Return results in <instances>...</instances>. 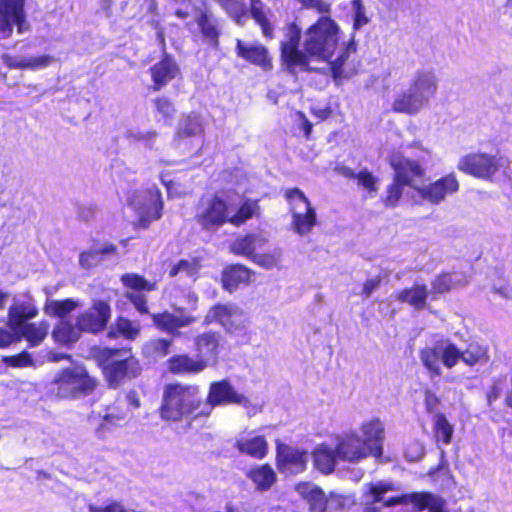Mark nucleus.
<instances>
[{
	"mask_svg": "<svg viewBox=\"0 0 512 512\" xmlns=\"http://www.w3.org/2000/svg\"><path fill=\"white\" fill-rule=\"evenodd\" d=\"M393 490L394 486L390 482L378 481L365 484L363 487V501L366 505L384 502L386 507L410 504L413 506V512H422L425 509L429 512H446L445 500L430 492H413L385 500L384 494Z\"/></svg>",
	"mask_w": 512,
	"mask_h": 512,
	"instance_id": "obj_1",
	"label": "nucleus"
},
{
	"mask_svg": "<svg viewBox=\"0 0 512 512\" xmlns=\"http://www.w3.org/2000/svg\"><path fill=\"white\" fill-rule=\"evenodd\" d=\"M204 403L196 385L169 384L166 386L161 407L163 419L179 421L190 416L198 417Z\"/></svg>",
	"mask_w": 512,
	"mask_h": 512,
	"instance_id": "obj_2",
	"label": "nucleus"
},
{
	"mask_svg": "<svg viewBox=\"0 0 512 512\" xmlns=\"http://www.w3.org/2000/svg\"><path fill=\"white\" fill-rule=\"evenodd\" d=\"M340 28L330 16H321L303 34V49L308 57L328 61L339 41Z\"/></svg>",
	"mask_w": 512,
	"mask_h": 512,
	"instance_id": "obj_3",
	"label": "nucleus"
},
{
	"mask_svg": "<svg viewBox=\"0 0 512 512\" xmlns=\"http://www.w3.org/2000/svg\"><path fill=\"white\" fill-rule=\"evenodd\" d=\"M100 357L105 361L104 373L112 387L119 386L124 380L136 378L142 368L139 360L131 354L130 349L105 348Z\"/></svg>",
	"mask_w": 512,
	"mask_h": 512,
	"instance_id": "obj_4",
	"label": "nucleus"
},
{
	"mask_svg": "<svg viewBox=\"0 0 512 512\" xmlns=\"http://www.w3.org/2000/svg\"><path fill=\"white\" fill-rule=\"evenodd\" d=\"M94 387L85 369L76 366L59 371L51 382L50 391L58 398L68 399L87 395Z\"/></svg>",
	"mask_w": 512,
	"mask_h": 512,
	"instance_id": "obj_5",
	"label": "nucleus"
},
{
	"mask_svg": "<svg viewBox=\"0 0 512 512\" xmlns=\"http://www.w3.org/2000/svg\"><path fill=\"white\" fill-rule=\"evenodd\" d=\"M291 213V228L299 236L309 234L317 224V213L303 191L287 189L284 194Z\"/></svg>",
	"mask_w": 512,
	"mask_h": 512,
	"instance_id": "obj_6",
	"label": "nucleus"
},
{
	"mask_svg": "<svg viewBox=\"0 0 512 512\" xmlns=\"http://www.w3.org/2000/svg\"><path fill=\"white\" fill-rule=\"evenodd\" d=\"M301 29L295 23H289L280 42L281 60L289 72L293 73L297 67L305 69L309 65L307 53L299 49Z\"/></svg>",
	"mask_w": 512,
	"mask_h": 512,
	"instance_id": "obj_7",
	"label": "nucleus"
},
{
	"mask_svg": "<svg viewBox=\"0 0 512 512\" xmlns=\"http://www.w3.org/2000/svg\"><path fill=\"white\" fill-rule=\"evenodd\" d=\"M129 203L137 213L142 227H148L151 222L161 218L163 202L160 190L154 186L145 191L135 192Z\"/></svg>",
	"mask_w": 512,
	"mask_h": 512,
	"instance_id": "obj_8",
	"label": "nucleus"
},
{
	"mask_svg": "<svg viewBox=\"0 0 512 512\" xmlns=\"http://www.w3.org/2000/svg\"><path fill=\"white\" fill-rule=\"evenodd\" d=\"M196 222L207 231H215L229 223L230 206L218 196L203 200L195 215Z\"/></svg>",
	"mask_w": 512,
	"mask_h": 512,
	"instance_id": "obj_9",
	"label": "nucleus"
},
{
	"mask_svg": "<svg viewBox=\"0 0 512 512\" xmlns=\"http://www.w3.org/2000/svg\"><path fill=\"white\" fill-rule=\"evenodd\" d=\"M247 403V397L238 393L229 380L223 379L210 384L207 400L198 414L208 416L216 406L247 405Z\"/></svg>",
	"mask_w": 512,
	"mask_h": 512,
	"instance_id": "obj_10",
	"label": "nucleus"
},
{
	"mask_svg": "<svg viewBox=\"0 0 512 512\" xmlns=\"http://www.w3.org/2000/svg\"><path fill=\"white\" fill-rule=\"evenodd\" d=\"M502 166L501 159L485 153H471L460 158L457 168L474 177L491 179Z\"/></svg>",
	"mask_w": 512,
	"mask_h": 512,
	"instance_id": "obj_11",
	"label": "nucleus"
},
{
	"mask_svg": "<svg viewBox=\"0 0 512 512\" xmlns=\"http://www.w3.org/2000/svg\"><path fill=\"white\" fill-rule=\"evenodd\" d=\"M246 321L243 310L233 303L214 305L205 316L206 323L217 322L228 333L243 329Z\"/></svg>",
	"mask_w": 512,
	"mask_h": 512,
	"instance_id": "obj_12",
	"label": "nucleus"
},
{
	"mask_svg": "<svg viewBox=\"0 0 512 512\" xmlns=\"http://www.w3.org/2000/svg\"><path fill=\"white\" fill-rule=\"evenodd\" d=\"M110 318V305L103 300H94L91 307L77 315L76 322L82 333L97 334L105 329Z\"/></svg>",
	"mask_w": 512,
	"mask_h": 512,
	"instance_id": "obj_13",
	"label": "nucleus"
},
{
	"mask_svg": "<svg viewBox=\"0 0 512 512\" xmlns=\"http://www.w3.org/2000/svg\"><path fill=\"white\" fill-rule=\"evenodd\" d=\"M25 0H0V33L8 38L16 25L18 32L27 29Z\"/></svg>",
	"mask_w": 512,
	"mask_h": 512,
	"instance_id": "obj_14",
	"label": "nucleus"
},
{
	"mask_svg": "<svg viewBox=\"0 0 512 512\" xmlns=\"http://www.w3.org/2000/svg\"><path fill=\"white\" fill-rule=\"evenodd\" d=\"M459 186L455 174L450 173L428 185L419 186L417 192L423 200L437 205L443 202L447 196L456 193Z\"/></svg>",
	"mask_w": 512,
	"mask_h": 512,
	"instance_id": "obj_15",
	"label": "nucleus"
},
{
	"mask_svg": "<svg viewBox=\"0 0 512 512\" xmlns=\"http://www.w3.org/2000/svg\"><path fill=\"white\" fill-rule=\"evenodd\" d=\"M335 79L349 78L358 72L360 61L357 57L356 43L350 39L334 60H328Z\"/></svg>",
	"mask_w": 512,
	"mask_h": 512,
	"instance_id": "obj_16",
	"label": "nucleus"
},
{
	"mask_svg": "<svg viewBox=\"0 0 512 512\" xmlns=\"http://www.w3.org/2000/svg\"><path fill=\"white\" fill-rule=\"evenodd\" d=\"M309 455L304 450L293 448L289 445L277 446V462L280 471L298 474L306 469Z\"/></svg>",
	"mask_w": 512,
	"mask_h": 512,
	"instance_id": "obj_17",
	"label": "nucleus"
},
{
	"mask_svg": "<svg viewBox=\"0 0 512 512\" xmlns=\"http://www.w3.org/2000/svg\"><path fill=\"white\" fill-rule=\"evenodd\" d=\"M336 451L340 460L355 463L373 454V447L367 446L356 434H349L338 441Z\"/></svg>",
	"mask_w": 512,
	"mask_h": 512,
	"instance_id": "obj_18",
	"label": "nucleus"
},
{
	"mask_svg": "<svg viewBox=\"0 0 512 512\" xmlns=\"http://www.w3.org/2000/svg\"><path fill=\"white\" fill-rule=\"evenodd\" d=\"M221 335L218 332H205L194 340L197 356L201 361H206V367L217 363L220 353Z\"/></svg>",
	"mask_w": 512,
	"mask_h": 512,
	"instance_id": "obj_19",
	"label": "nucleus"
},
{
	"mask_svg": "<svg viewBox=\"0 0 512 512\" xmlns=\"http://www.w3.org/2000/svg\"><path fill=\"white\" fill-rule=\"evenodd\" d=\"M234 447L239 453L261 460L268 453V442L262 435L254 432L240 434L236 437Z\"/></svg>",
	"mask_w": 512,
	"mask_h": 512,
	"instance_id": "obj_20",
	"label": "nucleus"
},
{
	"mask_svg": "<svg viewBox=\"0 0 512 512\" xmlns=\"http://www.w3.org/2000/svg\"><path fill=\"white\" fill-rule=\"evenodd\" d=\"M236 54L244 60L260 66L263 70L272 68V61L268 50L260 43H246L237 39Z\"/></svg>",
	"mask_w": 512,
	"mask_h": 512,
	"instance_id": "obj_21",
	"label": "nucleus"
},
{
	"mask_svg": "<svg viewBox=\"0 0 512 512\" xmlns=\"http://www.w3.org/2000/svg\"><path fill=\"white\" fill-rule=\"evenodd\" d=\"M392 166L395 171L394 177H396L397 181H402L417 191V188H419L417 179L425 175V171L419 163L407 158H401L393 159Z\"/></svg>",
	"mask_w": 512,
	"mask_h": 512,
	"instance_id": "obj_22",
	"label": "nucleus"
},
{
	"mask_svg": "<svg viewBox=\"0 0 512 512\" xmlns=\"http://www.w3.org/2000/svg\"><path fill=\"white\" fill-rule=\"evenodd\" d=\"M179 72V68L175 60L165 55L162 60L154 64L150 68L152 80L154 82V90H160L174 79Z\"/></svg>",
	"mask_w": 512,
	"mask_h": 512,
	"instance_id": "obj_23",
	"label": "nucleus"
},
{
	"mask_svg": "<svg viewBox=\"0 0 512 512\" xmlns=\"http://www.w3.org/2000/svg\"><path fill=\"white\" fill-rule=\"evenodd\" d=\"M437 78L431 71H418L409 87L415 94L423 99L427 104L430 98L437 91Z\"/></svg>",
	"mask_w": 512,
	"mask_h": 512,
	"instance_id": "obj_24",
	"label": "nucleus"
},
{
	"mask_svg": "<svg viewBox=\"0 0 512 512\" xmlns=\"http://www.w3.org/2000/svg\"><path fill=\"white\" fill-rule=\"evenodd\" d=\"M267 238L262 234L252 233L242 237H238L230 246V250L240 256L253 260L255 250L264 246L267 243Z\"/></svg>",
	"mask_w": 512,
	"mask_h": 512,
	"instance_id": "obj_25",
	"label": "nucleus"
},
{
	"mask_svg": "<svg viewBox=\"0 0 512 512\" xmlns=\"http://www.w3.org/2000/svg\"><path fill=\"white\" fill-rule=\"evenodd\" d=\"M364 439L362 441L367 446L373 447V455L379 457L382 455V441L384 439V426L379 419H373L363 423L361 427Z\"/></svg>",
	"mask_w": 512,
	"mask_h": 512,
	"instance_id": "obj_26",
	"label": "nucleus"
},
{
	"mask_svg": "<svg viewBox=\"0 0 512 512\" xmlns=\"http://www.w3.org/2000/svg\"><path fill=\"white\" fill-rule=\"evenodd\" d=\"M37 314L38 310L30 299L15 301L8 311V324L12 328L20 329L25 321L34 318Z\"/></svg>",
	"mask_w": 512,
	"mask_h": 512,
	"instance_id": "obj_27",
	"label": "nucleus"
},
{
	"mask_svg": "<svg viewBox=\"0 0 512 512\" xmlns=\"http://www.w3.org/2000/svg\"><path fill=\"white\" fill-rule=\"evenodd\" d=\"M81 330L75 321L73 323L70 319H61L52 331L54 341L62 346H71L77 342L81 337Z\"/></svg>",
	"mask_w": 512,
	"mask_h": 512,
	"instance_id": "obj_28",
	"label": "nucleus"
},
{
	"mask_svg": "<svg viewBox=\"0 0 512 512\" xmlns=\"http://www.w3.org/2000/svg\"><path fill=\"white\" fill-rule=\"evenodd\" d=\"M206 368V361L186 354L175 355L168 360V369L174 374H197Z\"/></svg>",
	"mask_w": 512,
	"mask_h": 512,
	"instance_id": "obj_29",
	"label": "nucleus"
},
{
	"mask_svg": "<svg viewBox=\"0 0 512 512\" xmlns=\"http://www.w3.org/2000/svg\"><path fill=\"white\" fill-rule=\"evenodd\" d=\"M428 104L411 89L400 93L395 98L392 108L395 112L409 115L417 114Z\"/></svg>",
	"mask_w": 512,
	"mask_h": 512,
	"instance_id": "obj_30",
	"label": "nucleus"
},
{
	"mask_svg": "<svg viewBox=\"0 0 512 512\" xmlns=\"http://www.w3.org/2000/svg\"><path fill=\"white\" fill-rule=\"evenodd\" d=\"M253 271L244 265L236 264L228 267L223 271L222 283L223 287L232 292L239 284H246L250 282Z\"/></svg>",
	"mask_w": 512,
	"mask_h": 512,
	"instance_id": "obj_31",
	"label": "nucleus"
},
{
	"mask_svg": "<svg viewBox=\"0 0 512 512\" xmlns=\"http://www.w3.org/2000/svg\"><path fill=\"white\" fill-rule=\"evenodd\" d=\"M172 344V339H150L142 346V356L149 362H156L169 354Z\"/></svg>",
	"mask_w": 512,
	"mask_h": 512,
	"instance_id": "obj_32",
	"label": "nucleus"
},
{
	"mask_svg": "<svg viewBox=\"0 0 512 512\" xmlns=\"http://www.w3.org/2000/svg\"><path fill=\"white\" fill-rule=\"evenodd\" d=\"M338 459L336 448L319 445L313 451L314 465L324 474H329L334 470Z\"/></svg>",
	"mask_w": 512,
	"mask_h": 512,
	"instance_id": "obj_33",
	"label": "nucleus"
},
{
	"mask_svg": "<svg viewBox=\"0 0 512 512\" xmlns=\"http://www.w3.org/2000/svg\"><path fill=\"white\" fill-rule=\"evenodd\" d=\"M49 324L46 321L28 323L18 329L21 338L28 341L31 347L40 345L48 335Z\"/></svg>",
	"mask_w": 512,
	"mask_h": 512,
	"instance_id": "obj_34",
	"label": "nucleus"
},
{
	"mask_svg": "<svg viewBox=\"0 0 512 512\" xmlns=\"http://www.w3.org/2000/svg\"><path fill=\"white\" fill-rule=\"evenodd\" d=\"M155 325L169 333H174L178 328L185 327L194 322L190 316H175L170 313H162L153 316Z\"/></svg>",
	"mask_w": 512,
	"mask_h": 512,
	"instance_id": "obj_35",
	"label": "nucleus"
},
{
	"mask_svg": "<svg viewBox=\"0 0 512 512\" xmlns=\"http://www.w3.org/2000/svg\"><path fill=\"white\" fill-rule=\"evenodd\" d=\"M204 131L202 118L196 113H190L182 116L179 120L176 137H192L201 134Z\"/></svg>",
	"mask_w": 512,
	"mask_h": 512,
	"instance_id": "obj_36",
	"label": "nucleus"
},
{
	"mask_svg": "<svg viewBox=\"0 0 512 512\" xmlns=\"http://www.w3.org/2000/svg\"><path fill=\"white\" fill-rule=\"evenodd\" d=\"M428 294L429 292L426 285L415 284L412 288L404 289L399 292L397 299L401 302L408 303L417 310H420L425 307Z\"/></svg>",
	"mask_w": 512,
	"mask_h": 512,
	"instance_id": "obj_37",
	"label": "nucleus"
},
{
	"mask_svg": "<svg viewBox=\"0 0 512 512\" xmlns=\"http://www.w3.org/2000/svg\"><path fill=\"white\" fill-rule=\"evenodd\" d=\"M488 360V347L477 342L469 343L465 350H461V361L469 367L485 364Z\"/></svg>",
	"mask_w": 512,
	"mask_h": 512,
	"instance_id": "obj_38",
	"label": "nucleus"
},
{
	"mask_svg": "<svg viewBox=\"0 0 512 512\" xmlns=\"http://www.w3.org/2000/svg\"><path fill=\"white\" fill-rule=\"evenodd\" d=\"M250 15L260 26L266 38H273L274 26L269 21L264 4L261 0H250Z\"/></svg>",
	"mask_w": 512,
	"mask_h": 512,
	"instance_id": "obj_39",
	"label": "nucleus"
},
{
	"mask_svg": "<svg viewBox=\"0 0 512 512\" xmlns=\"http://www.w3.org/2000/svg\"><path fill=\"white\" fill-rule=\"evenodd\" d=\"M248 477L253 481L258 490H268L276 481L274 470L267 464L252 469Z\"/></svg>",
	"mask_w": 512,
	"mask_h": 512,
	"instance_id": "obj_40",
	"label": "nucleus"
},
{
	"mask_svg": "<svg viewBox=\"0 0 512 512\" xmlns=\"http://www.w3.org/2000/svg\"><path fill=\"white\" fill-rule=\"evenodd\" d=\"M239 26H244L248 10L244 0H214Z\"/></svg>",
	"mask_w": 512,
	"mask_h": 512,
	"instance_id": "obj_41",
	"label": "nucleus"
},
{
	"mask_svg": "<svg viewBox=\"0 0 512 512\" xmlns=\"http://www.w3.org/2000/svg\"><path fill=\"white\" fill-rule=\"evenodd\" d=\"M420 359L425 368L430 372L431 377L440 376L442 374L439 343L433 347L423 349L420 352Z\"/></svg>",
	"mask_w": 512,
	"mask_h": 512,
	"instance_id": "obj_42",
	"label": "nucleus"
},
{
	"mask_svg": "<svg viewBox=\"0 0 512 512\" xmlns=\"http://www.w3.org/2000/svg\"><path fill=\"white\" fill-rule=\"evenodd\" d=\"M116 250L114 245H105L102 248H93L82 252L79 256V264L82 268L89 269L102 261L103 255H108Z\"/></svg>",
	"mask_w": 512,
	"mask_h": 512,
	"instance_id": "obj_43",
	"label": "nucleus"
},
{
	"mask_svg": "<svg viewBox=\"0 0 512 512\" xmlns=\"http://www.w3.org/2000/svg\"><path fill=\"white\" fill-rule=\"evenodd\" d=\"M259 211V205L256 201L246 200L237 210V212L232 213L233 210L230 208V219L229 223L234 226H240L245 223L247 220L251 219L253 216L257 215Z\"/></svg>",
	"mask_w": 512,
	"mask_h": 512,
	"instance_id": "obj_44",
	"label": "nucleus"
},
{
	"mask_svg": "<svg viewBox=\"0 0 512 512\" xmlns=\"http://www.w3.org/2000/svg\"><path fill=\"white\" fill-rule=\"evenodd\" d=\"M79 306V303L73 299L48 300L45 306V312L51 316H57L62 319Z\"/></svg>",
	"mask_w": 512,
	"mask_h": 512,
	"instance_id": "obj_45",
	"label": "nucleus"
},
{
	"mask_svg": "<svg viewBox=\"0 0 512 512\" xmlns=\"http://www.w3.org/2000/svg\"><path fill=\"white\" fill-rule=\"evenodd\" d=\"M115 333L121 334L128 340H134L140 333V325L138 322L131 321L129 319L119 317L115 323V331L111 330L108 333L109 337H114Z\"/></svg>",
	"mask_w": 512,
	"mask_h": 512,
	"instance_id": "obj_46",
	"label": "nucleus"
},
{
	"mask_svg": "<svg viewBox=\"0 0 512 512\" xmlns=\"http://www.w3.org/2000/svg\"><path fill=\"white\" fill-rule=\"evenodd\" d=\"M441 363L448 369H452L461 361V350L450 341L439 342Z\"/></svg>",
	"mask_w": 512,
	"mask_h": 512,
	"instance_id": "obj_47",
	"label": "nucleus"
},
{
	"mask_svg": "<svg viewBox=\"0 0 512 512\" xmlns=\"http://www.w3.org/2000/svg\"><path fill=\"white\" fill-rule=\"evenodd\" d=\"M434 432L437 441H442L443 444L448 445L451 443L454 427L444 414L438 413L434 418Z\"/></svg>",
	"mask_w": 512,
	"mask_h": 512,
	"instance_id": "obj_48",
	"label": "nucleus"
},
{
	"mask_svg": "<svg viewBox=\"0 0 512 512\" xmlns=\"http://www.w3.org/2000/svg\"><path fill=\"white\" fill-rule=\"evenodd\" d=\"M198 24L204 37H206L214 46H217L219 37L217 21L207 14H202L199 18Z\"/></svg>",
	"mask_w": 512,
	"mask_h": 512,
	"instance_id": "obj_49",
	"label": "nucleus"
},
{
	"mask_svg": "<svg viewBox=\"0 0 512 512\" xmlns=\"http://www.w3.org/2000/svg\"><path fill=\"white\" fill-rule=\"evenodd\" d=\"M123 284L133 291H153L156 289V284L147 281L144 277L138 274H124L121 277Z\"/></svg>",
	"mask_w": 512,
	"mask_h": 512,
	"instance_id": "obj_50",
	"label": "nucleus"
},
{
	"mask_svg": "<svg viewBox=\"0 0 512 512\" xmlns=\"http://www.w3.org/2000/svg\"><path fill=\"white\" fill-rule=\"evenodd\" d=\"M282 259V251L281 249H274L267 253L256 254L253 256V262L258 266L270 270L275 267H278L280 261Z\"/></svg>",
	"mask_w": 512,
	"mask_h": 512,
	"instance_id": "obj_51",
	"label": "nucleus"
},
{
	"mask_svg": "<svg viewBox=\"0 0 512 512\" xmlns=\"http://www.w3.org/2000/svg\"><path fill=\"white\" fill-rule=\"evenodd\" d=\"M460 282L457 274L443 273L432 281V293L448 292L454 285Z\"/></svg>",
	"mask_w": 512,
	"mask_h": 512,
	"instance_id": "obj_52",
	"label": "nucleus"
},
{
	"mask_svg": "<svg viewBox=\"0 0 512 512\" xmlns=\"http://www.w3.org/2000/svg\"><path fill=\"white\" fill-rule=\"evenodd\" d=\"M199 268L200 265L197 259H183L171 268L169 271V276L175 277L176 275L182 273L192 277L198 273Z\"/></svg>",
	"mask_w": 512,
	"mask_h": 512,
	"instance_id": "obj_53",
	"label": "nucleus"
},
{
	"mask_svg": "<svg viewBox=\"0 0 512 512\" xmlns=\"http://www.w3.org/2000/svg\"><path fill=\"white\" fill-rule=\"evenodd\" d=\"M351 9L353 12V28L359 30L369 23V18L366 15V9L362 0H353L351 2Z\"/></svg>",
	"mask_w": 512,
	"mask_h": 512,
	"instance_id": "obj_54",
	"label": "nucleus"
},
{
	"mask_svg": "<svg viewBox=\"0 0 512 512\" xmlns=\"http://www.w3.org/2000/svg\"><path fill=\"white\" fill-rule=\"evenodd\" d=\"M2 361L7 366L13 368H24L34 366L32 356L26 351H23L20 354L14 356H4L2 358Z\"/></svg>",
	"mask_w": 512,
	"mask_h": 512,
	"instance_id": "obj_55",
	"label": "nucleus"
},
{
	"mask_svg": "<svg viewBox=\"0 0 512 512\" xmlns=\"http://www.w3.org/2000/svg\"><path fill=\"white\" fill-rule=\"evenodd\" d=\"M128 138L133 141L141 142L145 147L152 149L154 148V144L157 138V132L154 130L130 131L128 133Z\"/></svg>",
	"mask_w": 512,
	"mask_h": 512,
	"instance_id": "obj_56",
	"label": "nucleus"
},
{
	"mask_svg": "<svg viewBox=\"0 0 512 512\" xmlns=\"http://www.w3.org/2000/svg\"><path fill=\"white\" fill-rule=\"evenodd\" d=\"M154 105L158 114H160L166 122H170L175 114L173 103L165 97L154 100Z\"/></svg>",
	"mask_w": 512,
	"mask_h": 512,
	"instance_id": "obj_57",
	"label": "nucleus"
},
{
	"mask_svg": "<svg viewBox=\"0 0 512 512\" xmlns=\"http://www.w3.org/2000/svg\"><path fill=\"white\" fill-rule=\"evenodd\" d=\"M302 8L316 11L321 16H329L331 13V4L324 0H297Z\"/></svg>",
	"mask_w": 512,
	"mask_h": 512,
	"instance_id": "obj_58",
	"label": "nucleus"
},
{
	"mask_svg": "<svg viewBox=\"0 0 512 512\" xmlns=\"http://www.w3.org/2000/svg\"><path fill=\"white\" fill-rule=\"evenodd\" d=\"M19 341L18 328H12L9 324L7 327H0V349H5Z\"/></svg>",
	"mask_w": 512,
	"mask_h": 512,
	"instance_id": "obj_59",
	"label": "nucleus"
},
{
	"mask_svg": "<svg viewBox=\"0 0 512 512\" xmlns=\"http://www.w3.org/2000/svg\"><path fill=\"white\" fill-rule=\"evenodd\" d=\"M404 186H407L406 183L402 181H397L396 177H394L393 183L388 187V195L386 198V205L395 206L398 200L400 199Z\"/></svg>",
	"mask_w": 512,
	"mask_h": 512,
	"instance_id": "obj_60",
	"label": "nucleus"
},
{
	"mask_svg": "<svg viewBox=\"0 0 512 512\" xmlns=\"http://www.w3.org/2000/svg\"><path fill=\"white\" fill-rule=\"evenodd\" d=\"M126 297L133 303L134 307L141 314H148L149 309L147 306L146 296L140 291L127 292Z\"/></svg>",
	"mask_w": 512,
	"mask_h": 512,
	"instance_id": "obj_61",
	"label": "nucleus"
},
{
	"mask_svg": "<svg viewBox=\"0 0 512 512\" xmlns=\"http://www.w3.org/2000/svg\"><path fill=\"white\" fill-rule=\"evenodd\" d=\"M54 61V58L49 55L40 56H27L26 69L37 70L49 66Z\"/></svg>",
	"mask_w": 512,
	"mask_h": 512,
	"instance_id": "obj_62",
	"label": "nucleus"
},
{
	"mask_svg": "<svg viewBox=\"0 0 512 512\" xmlns=\"http://www.w3.org/2000/svg\"><path fill=\"white\" fill-rule=\"evenodd\" d=\"M327 497L321 489L308 501L310 512H327Z\"/></svg>",
	"mask_w": 512,
	"mask_h": 512,
	"instance_id": "obj_63",
	"label": "nucleus"
},
{
	"mask_svg": "<svg viewBox=\"0 0 512 512\" xmlns=\"http://www.w3.org/2000/svg\"><path fill=\"white\" fill-rule=\"evenodd\" d=\"M327 512H340L345 505V498L331 493L326 499Z\"/></svg>",
	"mask_w": 512,
	"mask_h": 512,
	"instance_id": "obj_64",
	"label": "nucleus"
}]
</instances>
